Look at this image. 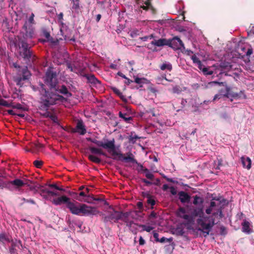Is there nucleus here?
Masks as SVG:
<instances>
[{"label": "nucleus", "mask_w": 254, "mask_h": 254, "mask_svg": "<svg viewBox=\"0 0 254 254\" xmlns=\"http://www.w3.org/2000/svg\"><path fill=\"white\" fill-rule=\"evenodd\" d=\"M191 59L193 61V63L196 64L198 68L201 70L202 71H206L207 70V67H205L201 62L199 59L195 55H193L191 57Z\"/></svg>", "instance_id": "15"}, {"label": "nucleus", "mask_w": 254, "mask_h": 254, "mask_svg": "<svg viewBox=\"0 0 254 254\" xmlns=\"http://www.w3.org/2000/svg\"><path fill=\"white\" fill-rule=\"evenodd\" d=\"M181 91H182L181 88L178 85L175 86L173 87L172 92L173 93L179 94V93H181Z\"/></svg>", "instance_id": "42"}, {"label": "nucleus", "mask_w": 254, "mask_h": 254, "mask_svg": "<svg viewBox=\"0 0 254 254\" xmlns=\"http://www.w3.org/2000/svg\"><path fill=\"white\" fill-rule=\"evenodd\" d=\"M40 109L47 111L51 106L63 103L67 101L66 98L62 95L55 93L51 90L49 91L43 89L40 92Z\"/></svg>", "instance_id": "3"}, {"label": "nucleus", "mask_w": 254, "mask_h": 254, "mask_svg": "<svg viewBox=\"0 0 254 254\" xmlns=\"http://www.w3.org/2000/svg\"><path fill=\"white\" fill-rule=\"evenodd\" d=\"M220 234L221 235H225L226 234V228L224 226L220 227Z\"/></svg>", "instance_id": "57"}, {"label": "nucleus", "mask_w": 254, "mask_h": 254, "mask_svg": "<svg viewBox=\"0 0 254 254\" xmlns=\"http://www.w3.org/2000/svg\"><path fill=\"white\" fill-rule=\"evenodd\" d=\"M152 45L156 46L157 47H161L163 46H168V40L165 39H160L159 40H154L151 43Z\"/></svg>", "instance_id": "19"}, {"label": "nucleus", "mask_w": 254, "mask_h": 254, "mask_svg": "<svg viewBox=\"0 0 254 254\" xmlns=\"http://www.w3.org/2000/svg\"><path fill=\"white\" fill-rule=\"evenodd\" d=\"M145 243V240L143 239L142 236H140L139 239V244L140 245H143Z\"/></svg>", "instance_id": "58"}, {"label": "nucleus", "mask_w": 254, "mask_h": 254, "mask_svg": "<svg viewBox=\"0 0 254 254\" xmlns=\"http://www.w3.org/2000/svg\"><path fill=\"white\" fill-rule=\"evenodd\" d=\"M177 216L183 219H184L186 223V225H190L194 224L195 218L196 217H199V218H203L204 216V212L202 207H194L192 208V211L190 214L187 213L186 208L184 207H180L177 212Z\"/></svg>", "instance_id": "4"}, {"label": "nucleus", "mask_w": 254, "mask_h": 254, "mask_svg": "<svg viewBox=\"0 0 254 254\" xmlns=\"http://www.w3.org/2000/svg\"><path fill=\"white\" fill-rule=\"evenodd\" d=\"M231 66L232 65L230 64V63L228 62L221 63L219 65V67L221 69V70H222L224 69H230L231 68Z\"/></svg>", "instance_id": "31"}, {"label": "nucleus", "mask_w": 254, "mask_h": 254, "mask_svg": "<svg viewBox=\"0 0 254 254\" xmlns=\"http://www.w3.org/2000/svg\"><path fill=\"white\" fill-rule=\"evenodd\" d=\"M242 231L244 233L250 234L252 232V230L250 228V223L247 220H245L242 224Z\"/></svg>", "instance_id": "22"}, {"label": "nucleus", "mask_w": 254, "mask_h": 254, "mask_svg": "<svg viewBox=\"0 0 254 254\" xmlns=\"http://www.w3.org/2000/svg\"><path fill=\"white\" fill-rule=\"evenodd\" d=\"M168 46L173 49L177 50L183 48L185 49L184 44L182 41L178 37L176 36L172 39L168 40Z\"/></svg>", "instance_id": "9"}, {"label": "nucleus", "mask_w": 254, "mask_h": 254, "mask_svg": "<svg viewBox=\"0 0 254 254\" xmlns=\"http://www.w3.org/2000/svg\"><path fill=\"white\" fill-rule=\"evenodd\" d=\"M144 4H145V5L149 6V7H152L150 0H146L144 1Z\"/></svg>", "instance_id": "62"}, {"label": "nucleus", "mask_w": 254, "mask_h": 254, "mask_svg": "<svg viewBox=\"0 0 254 254\" xmlns=\"http://www.w3.org/2000/svg\"><path fill=\"white\" fill-rule=\"evenodd\" d=\"M142 172L145 174V176L147 179L152 180L154 178L153 174L148 169L145 168Z\"/></svg>", "instance_id": "36"}, {"label": "nucleus", "mask_w": 254, "mask_h": 254, "mask_svg": "<svg viewBox=\"0 0 254 254\" xmlns=\"http://www.w3.org/2000/svg\"><path fill=\"white\" fill-rule=\"evenodd\" d=\"M203 72L206 75H211L213 73V71L212 70H208V68H207V70L206 71H203Z\"/></svg>", "instance_id": "63"}, {"label": "nucleus", "mask_w": 254, "mask_h": 254, "mask_svg": "<svg viewBox=\"0 0 254 254\" xmlns=\"http://www.w3.org/2000/svg\"><path fill=\"white\" fill-rule=\"evenodd\" d=\"M109 216L111 222L113 221L116 222L119 220L122 219V213L117 211H114V212L110 214Z\"/></svg>", "instance_id": "16"}, {"label": "nucleus", "mask_w": 254, "mask_h": 254, "mask_svg": "<svg viewBox=\"0 0 254 254\" xmlns=\"http://www.w3.org/2000/svg\"><path fill=\"white\" fill-rule=\"evenodd\" d=\"M21 72V75L20 74L19 76H17L15 79V81L16 82L17 85L20 86H21L22 84V81L28 79L31 76V73L28 70L27 66L23 68Z\"/></svg>", "instance_id": "10"}, {"label": "nucleus", "mask_w": 254, "mask_h": 254, "mask_svg": "<svg viewBox=\"0 0 254 254\" xmlns=\"http://www.w3.org/2000/svg\"><path fill=\"white\" fill-rule=\"evenodd\" d=\"M122 216H124V218H122V220H123V221H124L126 223H128V220L127 218L128 214L127 213L122 214Z\"/></svg>", "instance_id": "54"}, {"label": "nucleus", "mask_w": 254, "mask_h": 254, "mask_svg": "<svg viewBox=\"0 0 254 254\" xmlns=\"http://www.w3.org/2000/svg\"><path fill=\"white\" fill-rule=\"evenodd\" d=\"M253 53V49L252 48H249L246 52V56H250Z\"/></svg>", "instance_id": "64"}, {"label": "nucleus", "mask_w": 254, "mask_h": 254, "mask_svg": "<svg viewBox=\"0 0 254 254\" xmlns=\"http://www.w3.org/2000/svg\"><path fill=\"white\" fill-rule=\"evenodd\" d=\"M34 16H35L34 14L33 13H32L31 15H30V16L29 17V18L28 19V21H26V22H27V23H29L30 24H34L35 23V21H34ZM30 26L32 27V25H28L27 24L28 27L29 26Z\"/></svg>", "instance_id": "40"}, {"label": "nucleus", "mask_w": 254, "mask_h": 254, "mask_svg": "<svg viewBox=\"0 0 254 254\" xmlns=\"http://www.w3.org/2000/svg\"><path fill=\"white\" fill-rule=\"evenodd\" d=\"M230 88L228 86H227L226 87V93L224 94H216L214 96V97L212 100V101L214 102L217 99H221L222 98H224V97L228 98L229 95H230Z\"/></svg>", "instance_id": "20"}, {"label": "nucleus", "mask_w": 254, "mask_h": 254, "mask_svg": "<svg viewBox=\"0 0 254 254\" xmlns=\"http://www.w3.org/2000/svg\"><path fill=\"white\" fill-rule=\"evenodd\" d=\"M22 200L25 202L30 203L33 204H36L35 201L33 199H26L25 198H23L22 199Z\"/></svg>", "instance_id": "49"}, {"label": "nucleus", "mask_w": 254, "mask_h": 254, "mask_svg": "<svg viewBox=\"0 0 254 254\" xmlns=\"http://www.w3.org/2000/svg\"><path fill=\"white\" fill-rule=\"evenodd\" d=\"M170 241H171V239H167V238H165L164 237H163L160 239H159L158 242H160V243H165V242H167L170 243Z\"/></svg>", "instance_id": "53"}, {"label": "nucleus", "mask_w": 254, "mask_h": 254, "mask_svg": "<svg viewBox=\"0 0 254 254\" xmlns=\"http://www.w3.org/2000/svg\"><path fill=\"white\" fill-rule=\"evenodd\" d=\"M142 182L145 183L146 186H150V185H151L153 184L152 182H150L149 181H148V180H147L145 179H142Z\"/></svg>", "instance_id": "56"}, {"label": "nucleus", "mask_w": 254, "mask_h": 254, "mask_svg": "<svg viewBox=\"0 0 254 254\" xmlns=\"http://www.w3.org/2000/svg\"><path fill=\"white\" fill-rule=\"evenodd\" d=\"M184 51L183 52L185 54L188 55V56H191L192 55H193V52L191 51L190 50H188V49H184Z\"/></svg>", "instance_id": "51"}, {"label": "nucleus", "mask_w": 254, "mask_h": 254, "mask_svg": "<svg viewBox=\"0 0 254 254\" xmlns=\"http://www.w3.org/2000/svg\"><path fill=\"white\" fill-rule=\"evenodd\" d=\"M147 79L145 78H139L136 77L134 80V82L138 84L146 83L147 81Z\"/></svg>", "instance_id": "37"}, {"label": "nucleus", "mask_w": 254, "mask_h": 254, "mask_svg": "<svg viewBox=\"0 0 254 254\" xmlns=\"http://www.w3.org/2000/svg\"><path fill=\"white\" fill-rule=\"evenodd\" d=\"M37 188V191L39 193L40 195L42 196L43 198L50 201L52 200L51 197V190L41 185L35 186V188Z\"/></svg>", "instance_id": "11"}, {"label": "nucleus", "mask_w": 254, "mask_h": 254, "mask_svg": "<svg viewBox=\"0 0 254 254\" xmlns=\"http://www.w3.org/2000/svg\"><path fill=\"white\" fill-rule=\"evenodd\" d=\"M4 241L10 242L12 241V238L8 237L5 233L0 234V242L4 244Z\"/></svg>", "instance_id": "29"}, {"label": "nucleus", "mask_w": 254, "mask_h": 254, "mask_svg": "<svg viewBox=\"0 0 254 254\" xmlns=\"http://www.w3.org/2000/svg\"><path fill=\"white\" fill-rule=\"evenodd\" d=\"M89 149L91 153L94 154L102 155L106 156V154L102 150V149L95 147L93 146H89Z\"/></svg>", "instance_id": "21"}, {"label": "nucleus", "mask_w": 254, "mask_h": 254, "mask_svg": "<svg viewBox=\"0 0 254 254\" xmlns=\"http://www.w3.org/2000/svg\"><path fill=\"white\" fill-rule=\"evenodd\" d=\"M179 199L183 203H188L190 199V196L188 193L184 191H181L178 192Z\"/></svg>", "instance_id": "14"}, {"label": "nucleus", "mask_w": 254, "mask_h": 254, "mask_svg": "<svg viewBox=\"0 0 254 254\" xmlns=\"http://www.w3.org/2000/svg\"><path fill=\"white\" fill-rule=\"evenodd\" d=\"M146 197L147 198V203L151 205L150 208L151 209H153V206L156 203V201L155 199L153 198V197L149 194H147Z\"/></svg>", "instance_id": "24"}, {"label": "nucleus", "mask_w": 254, "mask_h": 254, "mask_svg": "<svg viewBox=\"0 0 254 254\" xmlns=\"http://www.w3.org/2000/svg\"><path fill=\"white\" fill-rule=\"evenodd\" d=\"M153 237L155 238V241L157 242H159V234L156 232H154L153 233Z\"/></svg>", "instance_id": "60"}, {"label": "nucleus", "mask_w": 254, "mask_h": 254, "mask_svg": "<svg viewBox=\"0 0 254 254\" xmlns=\"http://www.w3.org/2000/svg\"><path fill=\"white\" fill-rule=\"evenodd\" d=\"M60 40H62V39L60 38L59 39H55L53 37H50V38L48 39V40L40 39V41L43 43H45L46 42H49L54 45H57L59 44Z\"/></svg>", "instance_id": "25"}, {"label": "nucleus", "mask_w": 254, "mask_h": 254, "mask_svg": "<svg viewBox=\"0 0 254 254\" xmlns=\"http://www.w3.org/2000/svg\"><path fill=\"white\" fill-rule=\"evenodd\" d=\"M0 105L6 107H11V103H8L6 100L2 99H0Z\"/></svg>", "instance_id": "41"}, {"label": "nucleus", "mask_w": 254, "mask_h": 254, "mask_svg": "<svg viewBox=\"0 0 254 254\" xmlns=\"http://www.w3.org/2000/svg\"><path fill=\"white\" fill-rule=\"evenodd\" d=\"M204 200L203 198L199 196L195 195L193 196V204L195 205H197L198 204L202 205L203 203Z\"/></svg>", "instance_id": "26"}, {"label": "nucleus", "mask_w": 254, "mask_h": 254, "mask_svg": "<svg viewBox=\"0 0 254 254\" xmlns=\"http://www.w3.org/2000/svg\"><path fill=\"white\" fill-rule=\"evenodd\" d=\"M10 242L11 243V246L9 248V253L10 254H18V253L16 252V250L15 249V247L16 246L15 243L13 241L12 239V241H11Z\"/></svg>", "instance_id": "35"}, {"label": "nucleus", "mask_w": 254, "mask_h": 254, "mask_svg": "<svg viewBox=\"0 0 254 254\" xmlns=\"http://www.w3.org/2000/svg\"><path fill=\"white\" fill-rule=\"evenodd\" d=\"M136 206L139 210V212H142L143 210V203L141 201H138L136 203Z\"/></svg>", "instance_id": "47"}, {"label": "nucleus", "mask_w": 254, "mask_h": 254, "mask_svg": "<svg viewBox=\"0 0 254 254\" xmlns=\"http://www.w3.org/2000/svg\"><path fill=\"white\" fill-rule=\"evenodd\" d=\"M223 216L222 209L218 208L216 211L213 212L211 215L205 216L202 219L198 218L197 222L201 227V228H199L198 230L200 231H202V230H211L212 227L218 223L215 222L216 219L220 220Z\"/></svg>", "instance_id": "5"}, {"label": "nucleus", "mask_w": 254, "mask_h": 254, "mask_svg": "<svg viewBox=\"0 0 254 254\" xmlns=\"http://www.w3.org/2000/svg\"><path fill=\"white\" fill-rule=\"evenodd\" d=\"M77 130H76L75 129L72 128L71 132L72 133H74L75 132H78L81 135H84L86 133V129L84 125H83V123L82 121H78L76 127Z\"/></svg>", "instance_id": "13"}, {"label": "nucleus", "mask_w": 254, "mask_h": 254, "mask_svg": "<svg viewBox=\"0 0 254 254\" xmlns=\"http://www.w3.org/2000/svg\"><path fill=\"white\" fill-rule=\"evenodd\" d=\"M84 201L90 203V204H95L94 202V196L93 195H88L86 196V198L84 199Z\"/></svg>", "instance_id": "39"}, {"label": "nucleus", "mask_w": 254, "mask_h": 254, "mask_svg": "<svg viewBox=\"0 0 254 254\" xmlns=\"http://www.w3.org/2000/svg\"><path fill=\"white\" fill-rule=\"evenodd\" d=\"M170 192L173 195H176L177 193L176 189L174 187H171L170 188Z\"/></svg>", "instance_id": "55"}, {"label": "nucleus", "mask_w": 254, "mask_h": 254, "mask_svg": "<svg viewBox=\"0 0 254 254\" xmlns=\"http://www.w3.org/2000/svg\"><path fill=\"white\" fill-rule=\"evenodd\" d=\"M102 215L103 216L102 219L104 222H107L108 221L111 222L110 218L109 215L108 216H106L105 214L102 213Z\"/></svg>", "instance_id": "48"}, {"label": "nucleus", "mask_w": 254, "mask_h": 254, "mask_svg": "<svg viewBox=\"0 0 254 254\" xmlns=\"http://www.w3.org/2000/svg\"><path fill=\"white\" fill-rule=\"evenodd\" d=\"M51 201L55 205L65 204L66 207L72 214L78 216H93L100 213L96 207L80 203L76 201H71L70 198L65 195L54 199L52 198Z\"/></svg>", "instance_id": "1"}, {"label": "nucleus", "mask_w": 254, "mask_h": 254, "mask_svg": "<svg viewBox=\"0 0 254 254\" xmlns=\"http://www.w3.org/2000/svg\"><path fill=\"white\" fill-rule=\"evenodd\" d=\"M112 89L113 90V91L116 94H117L118 96L119 95H122V92L120 91V90H119L118 89H117V88L116 87H112Z\"/></svg>", "instance_id": "52"}, {"label": "nucleus", "mask_w": 254, "mask_h": 254, "mask_svg": "<svg viewBox=\"0 0 254 254\" xmlns=\"http://www.w3.org/2000/svg\"><path fill=\"white\" fill-rule=\"evenodd\" d=\"M52 90H54L56 91L59 92L60 93L64 95L67 98L70 97L72 96V94L68 91L67 87L64 85H62L61 86H59L58 84L57 85V87L55 88H53Z\"/></svg>", "instance_id": "12"}, {"label": "nucleus", "mask_w": 254, "mask_h": 254, "mask_svg": "<svg viewBox=\"0 0 254 254\" xmlns=\"http://www.w3.org/2000/svg\"><path fill=\"white\" fill-rule=\"evenodd\" d=\"M157 217V213L154 211H152L149 215L150 218H155Z\"/></svg>", "instance_id": "59"}, {"label": "nucleus", "mask_w": 254, "mask_h": 254, "mask_svg": "<svg viewBox=\"0 0 254 254\" xmlns=\"http://www.w3.org/2000/svg\"><path fill=\"white\" fill-rule=\"evenodd\" d=\"M57 74L56 71H53L52 67L48 68L44 76L45 83L48 85L50 90L55 88L58 83Z\"/></svg>", "instance_id": "6"}, {"label": "nucleus", "mask_w": 254, "mask_h": 254, "mask_svg": "<svg viewBox=\"0 0 254 254\" xmlns=\"http://www.w3.org/2000/svg\"><path fill=\"white\" fill-rule=\"evenodd\" d=\"M42 35L46 38V40H48L51 37L50 32L45 28L42 29Z\"/></svg>", "instance_id": "38"}, {"label": "nucleus", "mask_w": 254, "mask_h": 254, "mask_svg": "<svg viewBox=\"0 0 254 254\" xmlns=\"http://www.w3.org/2000/svg\"><path fill=\"white\" fill-rule=\"evenodd\" d=\"M112 155L118 156V159L121 161H124L126 162H131L132 163H137V161L134 159L133 154L130 152L127 153V156H124V155L120 152H117L115 148L111 150Z\"/></svg>", "instance_id": "8"}, {"label": "nucleus", "mask_w": 254, "mask_h": 254, "mask_svg": "<svg viewBox=\"0 0 254 254\" xmlns=\"http://www.w3.org/2000/svg\"><path fill=\"white\" fill-rule=\"evenodd\" d=\"M84 76L87 79L88 81L91 83L96 84L97 82H98V80L93 74H85Z\"/></svg>", "instance_id": "30"}, {"label": "nucleus", "mask_w": 254, "mask_h": 254, "mask_svg": "<svg viewBox=\"0 0 254 254\" xmlns=\"http://www.w3.org/2000/svg\"><path fill=\"white\" fill-rule=\"evenodd\" d=\"M11 107L14 109H20L22 110H25V108L22 106V105L19 103L16 104L14 105H11Z\"/></svg>", "instance_id": "45"}, {"label": "nucleus", "mask_w": 254, "mask_h": 254, "mask_svg": "<svg viewBox=\"0 0 254 254\" xmlns=\"http://www.w3.org/2000/svg\"><path fill=\"white\" fill-rule=\"evenodd\" d=\"M22 29L23 31L21 33L22 36L18 37L19 54L24 60L30 61L33 54L32 51L30 50L31 46L29 40L35 36L34 29L31 26L28 27L27 23L26 22L22 27Z\"/></svg>", "instance_id": "2"}, {"label": "nucleus", "mask_w": 254, "mask_h": 254, "mask_svg": "<svg viewBox=\"0 0 254 254\" xmlns=\"http://www.w3.org/2000/svg\"><path fill=\"white\" fill-rule=\"evenodd\" d=\"M139 138V137L135 135L134 136L131 135L129 137V141L131 142H134L137 139Z\"/></svg>", "instance_id": "50"}, {"label": "nucleus", "mask_w": 254, "mask_h": 254, "mask_svg": "<svg viewBox=\"0 0 254 254\" xmlns=\"http://www.w3.org/2000/svg\"><path fill=\"white\" fill-rule=\"evenodd\" d=\"M50 188H54L57 190H61V191H64V190L58 187L56 184H48L47 185Z\"/></svg>", "instance_id": "44"}, {"label": "nucleus", "mask_w": 254, "mask_h": 254, "mask_svg": "<svg viewBox=\"0 0 254 254\" xmlns=\"http://www.w3.org/2000/svg\"><path fill=\"white\" fill-rule=\"evenodd\" d=\"M69 30L68 29H65L64 31V27H63L60 29L61 34L64 36V40L65 41H71L73 42L75 41V38L74 37L70 38V36H68V32Z\"/></svg>", "instance_id": "17"}, {"label": "nucleus", "mask_w": 254, "mask_h": 254, "mask_svg": "<svg viewBox=\"0 0 254 254\" xmlns=\"http://www.w3.org/2000/svg\"><path fill=\"white\" fill-rule=\"evenodd\" d=\"M86 139L87 141L95 144L98 147H102L104 149H107L109 153H111V150L115 148L114 139L111 140H107L106 142L90 137L87 138Z\"/></svg>", "instance_id": "7"}, {"label": "nucleus", "mask_w": 254, "mask_h": 254, "mask_svg": "<svg viewBox=\"0 0 254 254\" xmlns=\"http://www.w3.org/2000/svg\"><path fill=\"white\" fill-rule=\"evenodd\" d=\"M141 227L143 229V230L146 231L147 232H150L152 229L153 228L150 226H146L144 225H141Z\"/></svg>", "instance_id": "46"}, {"label": "nucleus", "mask_w": 254, "mask_h": 254, "mask_svg": "<svg viewBox=\"0 0 254 254\" xmlns=\"http://www.w3.org/2000/svg\"><path fill=\"white\" fill-rule=\"evenodd\" d=\"M30 147L32 149L33 152L38 151L40 148L44 147L43 145L39 143H32L30 144Z\"/></svg>", "instance_id": "27"}, {"label": "nucleus", "mask_w": 254, "mask_h": 254, "mask_svg": "<svg viewBox=\"0 0 254 254\" xmlns=\"http://www.w3.org/2000/svg\"><path fill=\"white\" fill-rule=\"evenodd\" d=\"M216 206L215 202L211 201L209 206L205 209V212L207 214H211L214 210V207Z\"/></svg>", "instance_id": "28"}, {"label": "nucleus", "mask_w": 254, "mask_h": 254, "mask_svg": "<svg viewBox=\"0 0 254 254\" xmlns=\"http://www.w3.org/2000/svg\"><path fill=\"white\" fill-rule=\"evenodd\" d=\"M160 69L162 70L167 69L171 71L172 69V65L170 63H165L160 66Z\"/></svg>", "instance_id": "33"}, {"label": "nucleus", "mask_w": 254, "mask_h": 254, "mask_svg": "<svg viewBox=\"0 0 254 254\" xmlns=\"http://www.w3.org/2000/svg\"><path fill=\"white\" fill-rule=\"evenodd\" d=\"M243 166L248 169L251 168V160L249 157L243 156L241 158Z\"/></svg>", "instance_id": "18"}, {"label": "nucleus", "mask_w": 254, "mask_h": 254, "mask_svg": "<svg viewBox=\"0 0 254 254\" xmlns=\"http://www.w3.org/2000/svg\"><path fill=\"white\" fill-rule=\"evenodd\" d=\"M127 114H123L122 112H119V116L120 118L123 119L125 122L129 123V122L132 120V118L131 117H126V116Z\"/></svg>", "instance_id": "34"}, {"label": "nucleus", "mask_w": 254, "mask_h": 254, "mask_svg": "<svg viewBox=\"0 0 254 254\" xmlns=\"http://www.w3.org/2000/svg\"><path fill=\"white\" fill-rule=\"evenodd\" d=\"M51 114L50 112H48L47 110L45 113L42 114V116L45 118H50Z\"/></svg>", "instance_id": "61"}, {"label": "nucleus", "mask_w": 254, "mask_h": 254, "mask_svg": "<svg viewBox=\"0 0 254 254\" xmlns=\"http://www.w3.org/2000/svg\"><path fill=\"white\" fill-rule=\"evenodd\" d=\"M43 162L42 161L35 160L33 162V164L34 165V166L38 168H40L43 165Z\"/></svg>", "instance_id": "43"}, {"label": "nucleus", "mask_w": 254, "mask_h": 254, "mask_svg": "<svg viewBox=\"0 0 254 254\" xmlns=\"http://www.w3.org/2000/svg\"><path fill=\"white\" fill-rule=\"evenodd\" d=\"M88 159L90 161L97 164H99L101 162V160L99 158L93 155H89Z\"/></svg>", "instance_id": "32"}, {"label": "nucleus", "mask_w": 254, "mask_h": 254, "mask_svg": "<svg viewBox=\"0 0 254 254\" xmlns=\"http://www.w3.org/2000/svg\"><path fill=\"white\" fill-rule=\"evenodd\" d=\"M9 183L12 185L16 186L18 188L22 187L24 185L27 184V183H24L23 181L18 179H16L13 181H10Z\"/></svg>", "instance_id": "23"}]
</instances>
